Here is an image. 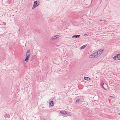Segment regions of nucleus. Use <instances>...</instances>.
Returning a JSON list of instances; mask_svg holds the SVG:
<instances>
[{"label": "nucleus", "mask_w": 120, "mask_h": 120, "mask_svg": "<svg viewBox=\"0 0 120 120\" xmlns=\"http://www.w3.org/2000/svg\"><path fill=\"white\" fill-rule=\"evenodd\" d=\"M104 50V49H101L99 50L96 52L92 54L89 57L90 58H97L101 55L103 52Z\"/></svg>", "instance_id": "f257e3e1"}, {"label": "nucleus", "mask_w": 120, "mask_h": 120, "mask_svg": "<svg viewBox=\"0 0 120 120\" xmlns=\"http://www.w3.org/2000/svg\"><path fill=\"white\" fill-rule=\"evenodd\" d=\"M114 60H120V54H119L113 57Z\"/></svg>", "instance_id": "f03ea898"}, {"label": "nucleus", "mask_w": 120, "mask_h": 120, "mask_svg": "<svg viewBox=\"0 0 120 120\" xmlns=\"http://www.w3.org/2000/svg\"><path fill=\"white\" fill-rule=\"evenodd\" d=\"M60 37L59 35H56L52 37L51 39V40H53L58 38Z\"/></svg>", "instance_id": "7ed1b4c3"}, {"label": "nucleus", "mask_w": 120, "mask_h": 120, "mask_svg": "<svg viewBox=\"0 0 120 120\" xmlns=\"http://www.w3.org/2000/svg\"><path fill=\"white\" fill-rule=\"evenodd\" d=\"M80 36V35H74L72 37V38H79Z\"/></svg>", "instance_id": "20e7f679"}, {"label": "nucleus", "mask_w": 120, "mask_h": 120, "mask_svg": "<svg viewBox=\"0 0 120 120\" xmlns=\"http://www.w3.org/2000/svg\"><path fill=\"white\" fill-rule=\"evenodd\" d=\"M39 5V4H34L33 7L32 8V9H34L36 7H37Z\"/></svg>", "instance_id": "39448f33"}, {"label": "nucleus", "mask_w": 120, "mask_h": 120, "mask_svg": "<svg viewBox=\"0 0 120 120\" xmlns=\"http://www.w3.org/2000/svg\"><path fill=\"white\" fill-rule=\"evenodd\" d=\"M60 113L62 114H64V115H66L67 114V112H66L65 111H60Z\"/></svg>", "instance_id": "423d86ee"}, {"label": "nucleus", "mask_w": 120, "mask_h": 120, "mask_svg": "<svg viewBox=\"0 0 120 120\" xmlns=\"http://www.w3.org/2000/svg\"><path fill=\"white\" fill-rule=\"evenodd\" d=\"M53 103L54 102L53 101H50V102L49 103V105L51 106H52V107L53 106Z\"/></svg>", "instance_id": "0eeeda50"}, {"label": "nucleus", "mask_w": 120, "mask_h": 120, "mask_svg": "<svg viewBox=\"0 0 120 120\" xmlns=\"http://www.w3.org/2000/svg\"><path fill=\"white\" fill-rule=\"evenodd\" d=\"M84 77L85 80L87 81L89 80L90 79V78L88 77Z\"/></svg>", "instance_id": "6e6552de"}, {"label": "nucleus", "mask_w": 120, "mask_h": 120, "mask_svg": "<svg viewBox=\"0 0 120 120\" xmlns=\"http://www.w3.org/2000/svg\"><path fill=\"white\" fill-rule=\"evenodd\" d=\"M37 57L36 55H34L32 57L31 60H33L34 59H35Z\"/></svg>", "instance_id": "1a4fd4ad"}, {"label": "nucleus", "mask_w": 120, "mask_h": 120, "mask_svg": "<svg viewBox=\"0 0 120 120\" xmlns=\"http://www.w3.org/2000/svg\"><path fill=\"white\" fill-rule=\"evenodd\" d=\"M29 60V58H28L27 57H26L24 60V61H26V62H28V60Z\"/></svg>", "instance_id": "9d476101"}, {"label": "nucleus", "mask_w": 120, "mask_h": 120, "mask_svg": "<svg viewBox=\"0 0 120 120\" xmlns=\"http://www.w3.org/2000/svg\"><path fill=\"white\" fill-rule=\"evenodd\" d=\"M86 46V45H83V46H82L80 48L81 49H84L85 47Z\"/></svg>", "instance_id": "9b49d317"}, {"label": "nucleus", "mask_w": 120, "mask_h": 120, "mask_svg": "<svg viewBox=\"0 0 120 120\" xmlns=\"http://www.w3.org/2000/svg\"><path fill=\"white\" fill-rule=\"evenodd\" d=\"M38 2L39 3V1H36L34 2V4H38L37 2Z\"/></svg>", "instance_id": "f8f14e48"}, {"label": "nucleus", "mask_w": 120, "mask_h": 120, "mask_svg": "<svg viewBox=\"0 0 120 120\" xmlns=\"http://www.w3.org/2000/svg\"><path fill=\"white\" fill-rule=\"evenodd\" d=\"M104 84V83H102V84H101V86H102V87L105 90H106V89L103 86V85Z\"/></svg>", "instance_id": "ddd939ff"}, {"label": "nucleus", "mask_w": 120, "mask_h": 120, "mask_svg": "<svg viewBox=\"0 0 120 120\" xmlns=\"http://www.w3.org/2000/svg\"><path fill=\"white\" fill-rule=\"evenodd\" d=\"M79 101V99H77L76 101L75 102L76 103H78Z\"/></svg>", "instance_id": "4468645a"}, {"label": "nucleus", "mask_w": 120, "mask_h": 120, "mask_svg": "<svg viewBox=\"0 0 120 120\" xmlns=\"http://www.w3.org/2000/svg\"><path fill=\"white\" fill-rule=\"evenodd\" d=\"M26 53H30V50L29 49H28L27 50Z\"/></svg>", "instance_id": "2eb2a0df"}, {"label": "nucleus", "mask_w": 120, "mask_h": 120, "mask_svg": "<svg viewBox=\"0 0 120 120\" xmlns=\"http://www.w3.org/2000/svg\"><path fill=\"white\" fill-rule=\"evenodd\" d=\"M30 55H26V57H27L29 59V58L30 57Z\"/></svg>", "instance_id": "dca6fc26"}, {"label": "nucleus", "mask_w": 120, "mask_h": 120, "mask_svg": "<svg viewBox=\"0 0 120 120\" xmlns=\"http://www.w3.org/2000/svg\"><path fill=\"white\" fill-rule=\"evenodd\" d=\"M7 117H8V118H9L10 117V116L9 115L7 114Z\"/></svg>", "instance_id": "f3484780"}, {"label": "nucleus", "mask_w": 120, "mask_h": 120, "mask_svg": "<svg viewBox=\"0 0 120 120\" xmlns=\"http://www.w3.org/2000/svg\"><path fill=\"white\" fill-rule=\"evenodd\" d=\"M30 55V53H26V55Z\"/></svg>", "instance_id": "a211bd4d"}, {"label": "nucleus", "mask_w": 120, "mask_h": 120, "mask_svg": "<svg viewBox=\"0 0 120 120\" xmlns=\"http://www.w3.org/2000/svg\"><path fill=\"white\" fill-rule=\"evenodd\" d=\"M99 20L100 21H105V20H104L100 19V20Z\"/></svg>", "instance_id": "6ab92c4d"}, {"label": "nucleus", "mask_w": 120, "mask_h": 120, "mask_svg": "<svg viewBox=\"0 0 120 120\" xmlns=\"http://www.w3.org/2000/svg\"><path fill=\"white\" fill-rule=\"evenodd\" d=\"M67 116H71V115H70L69 114H68V113H67Z\"/></svg>", "instance_id": "aec40b11"}, {"label": "nucleus", "mask_w": 120, "mask_h": 120, "mask_svg": "<svg viewBox=\"0 0 120 120\" xmlns=\"http://www.w3.org/2000/svg\"><path fill=\"white\" fill-rule=\"evenodd\" d=\"M84 35H86V36H87V34H84Z\"/></svg>", "instance_id": "412c9836"}]
</instances>
